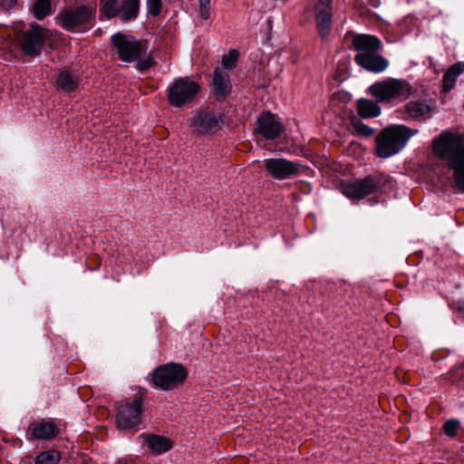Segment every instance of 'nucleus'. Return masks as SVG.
Segmentation results:
<instances>
[{"mask_svg":"<svg viewBox=\"0 0 464 464\" xmlns=\"http://www.w3.org/2000/svg\"><path fill=\"white\" fill-rule=\"evenodd\" d=\"M432 150L443 165L452 171L455 187L464 193V140L459 134L442 131L432 142Z\"/></svg>","mask_w":464,"mask_h":464,"instance_id":"obj_1","label":"nucleus"},{"mask_svg":"<svg viewBox=\"0 0 464 464\" xmlns=\"http://www.w3.org/2000/svg\"><path fill=\"white\" fill-rule=\"evenodd\" d=\"M112 49L118 58L125 63H137L140 71H146L155 65L152 53H148V42L137 39L130 34L117 32L111 36Z\"/></svg>","mask_w":464,"mask_h":464,"instance_id":"obj_2","label":"nucleus"},{"mask_svg":"<svg viewBox=\"0 0 464 464\" xmlns=\"http://www.w3.org/2000/svg\"><path fill=\"white\" fill-rule=\"evenodd\" d=\"M411 84L405 79L387 78L374 82L368 88L377 102L395 106L403 102L412 92Z\"/></svg>","mask_w":464,"mask_h":464,"instance_id":"obj_3","label":"nucleus"},{"mask_svg":"<svg viewBox=\"0 0 464 464\" xmlns=\"http://www.w3.org/2000/svg\"><path fill=\"white\" fill-rule=\"evenodd\" d=\"M416 132L403 125L385 128L375 139L377 156L386 159L399 153Z\"/></svg>","mask_w":464,"mask_h":464,"instance_id":"obj_4","label":"nucleus"},{"mask_svg":"<svg viewBox=\"0 0 464 464\" xmlns=\"http://www.w3.org/2000/svg\"><path fill=\"white\" fill-rule=\"evenodd\" d=\"M167 91L169 103L179 108L194 101L200 91V87L195 81L188 77H182L176 79L168 87Z\"/></svg>","mask_w":464,"mask_h":464,"instance_id":"obj_5","label":"nucleus"},{"mask_svg":"<svg viewBox=\"0 0 464 464\" xmlns=\"http://www.w3.org/2000/svg\"><path fill=\"white\" fill-rule=\"evenodd\" d=\"M186 369L178 363H167L155 369L152 380L156 386L169 390L183 382L187 377Z\"/></svg>","mask_w":464,"mask_h":464,"instance_id":"obj_6","label":"nucleus"},{"mask_svg":"<svg viewBox=\"0 0 464 464\" xmlns=\"http://www.w3.org/2000/svg\"><path fill=\"white\" fill-rule=\"evenodd\" d=\"M27 56H36L41 53L44 44L53 48V43L48 42L44 31H19L12 39Z\"/></svg>","mask_w":464,"mask_h":464,"instance_id":"obj_7","label":"nucleus"},{"mask_svg":"<svg viewBox=\"0 0 464 464\" xmlns=\"http://www.w3.org/2000/svg\"><path fill=\"white\" fill-rule=\"evenodd\" d=\"M141 411V401L140 399L120 403L115 414L117 428L121 430L135 429L140 423Z\"/></svg>","mask_w":464,"mask_h":464,"instance_id":"obj_8","label":"nucleus"},{"mask_svg":"<svg viewBox=\"0 0 464 464\" xmlns=\"http://www.w3.org/2000/svg\"><path fill=\"white\" fill-rule=\"evenodd\" d=\"M267 173L277 180H285L297 177L304 169L298 161L288 160L285 158H269L264 160Z\"/></svg>","mask_w":464,"mask_h":464,"instance_id":"obj_9","label":"nucleus"},{"mask_svg":"<svg viewBox=\"0 0 464 464\" xmlns=\"http://www.w3.org/2000/svg\"><path fill=\"white\" fill-rule=\"evenodd\" d=\"M222 119L219 114L206 111L192 112L189 117V127L198 134L215 133L221 126Z\"/></svg>","mask_w":464,"mask_h":464,"instance_id":"obj_10","label":"nucleus"},{"mask_svg":"<svg viewBox=\"0 0 464 464\" xmlns=\"http://www.w3.org/2000/svg\"><path fill=\"white\" fill-rule=\"evenodd\" d=\"M284 130L285 128L280 119L271 112H264L257 119L256 130L266 140L277 138Z\"/></svg>","mask_w":464,"mask_h":464,"instance_id":"obj_11","label":"nucleus"},{"mask_svg":"<svg viewBox=\"0 0 464 464\" xmlns=\"http://www.w3.org/2000/svg\"><path fill=\"white\" fill-rule=\"evenodd\" d=\"M93 7L80 6L63 11L60 14L61 24L64 27H75L87 24L94 17Z\"/></svg>","mask_w":464,"mask_h":464,"instance_id":"obj_12","label":"nucleus"},{"mask_svg":"<svg viewBox=\"0 0 464 464\" xmlns=\"http://www.w3.org/2000/svg\"><path fill=\"white\" fill-rule=\"evenodd\" d=\"M376 188L377 185L375 180L368 177L343 187V193L345 197L352 199H362L373 193Z\"/></svg>","mask_w":464,"mask_h":464,"instance_id":"obj_13","label":"nucleus"},{"mask_svg":"<svg viewBox=\"0 0 464 464\" xmlns=\"http://www.w3.org/2000/svg\"><path fill=\"white\" fill-rule=\"evenodd\" d=\"M354 60L361 67L375 73L385 71L389 66V61L385 57L378 54L377 52L372 53H357Z\"/></svg>","mask_w":464,"mask_h":464,"instance_id":"obj_14","label":"nucleus"},{"mask_svg":"<svg viewBox=\"0 0 464 464\" xmlns=\"http://www.w3.org/2000/svg\"><path fill=\"white\" fill-rule=\"evenodd\" d=\"M59 434V429L51 421H38L32 423L27 430V438L30 440H50Z\"/></svg>","mask_w":464,"mask_h":464,"instance_id":"obj_15","label":"nucleus"},{"mask_svg":"<svg viewBox=\"0 0 464 464\" xmlns=\"http://www.w3.org/2000/svg\"><path fill=\"white\" fill-rule=\"evenodd\" d=\"M353 44L359 52L358 53H372L378 52L382 48V43L379 38L365 34H355L353 39Z\"/></svg>","mask_w":464,"mask_h":464,"instance_id":"obj_16","label":"nucleus"},{"mask_svg":"<svg viewBox=\"0 0 464 464\" xmlns=\"http://www.w3.org/2000/svg\"><path fill=\"white\" fill-rule=\"evenodd\" d=\"M140 438L154 455L163 454L172 448L171 440L160 435L141 434Z\"/></svg>","mask_w":464,"mask_h":464,"instance_id":"obj_17","label":"nucleus"},{"mask_svg":"<svg viewBox=\"0 0 464 464\" xmlns=\"http://www.w3.org/2000/svg\"><path fill=\"white\" fill-rule=\"evenodd\" d=\"M213 88L216 95L227 96L231 89L230 79L227 72L221 68H216L213 75Z\"/></svg>","mask_w":464,"mask_h":464,"instance_id":"obj_18","label":"nucleus"},{"mask_svg":"<svg viewBox=\"0 0 464 464\" xmlns=\"http://www.w3.org/2000/svg\"><path fill=\"white\" fill-rule=\"evenodd\" d=\"M334 0H319L315 5V19L322 29L331 25L332 5Z\"/></svg>","mask_w":464,"mask_h":464,"instance_id":"obj_19","label":"nucleus"},{"mask_svg":"<svg viewBox=\"0 0 464 464\" xmlns=\"http://www.w3.org/2000/svg\"><path fill=\"white\" fill-rule=\"evenodd\" d=\"M79 82L80 80L77 75L70 71L64 70L60 72L57 75L55 86L57 90L69 93L78 88Z\"/></svg>","mask_w":464,"mask_h":464,"instance_id":"obj_20","label":"nucleus"},{"mask_svg":"<svg viewBox=\"0 0 464 464\" xmlns=\"http://www.w3.org/2000/svg\"><path fill=\"white\" fill-rule=\"evenodd\" d=\"M464 72V62H459L450 67L443 75V90L450 91L458 77Z\"/></svg>","mask_w":464,"mask_h":464,"instance_id":"obj_21","label":"nucleus"},{"mask_svg":"<svg viewBox=\"0 0 464 464\" xmlns=\"http://www.w3.org/2000/svg\"><path fill=\"white\" fill-rule=\"evenodd\" d=\"M358 113L362 118L377 117L381 114V107L377 102L360 99L357 102Z\"/></svg>","mask_w":464,"mask_h":464,"instance_id":"obj_22","label":"nucleus"},{"mask_svg":"<svg viewBox=\"0 0 464 464\" xmlns=\"http://www.w3.org/2000/svg\"><path fill=\"white\" fill-rule=\"evenodd\" d=\"M406 111L410 117L413 119H420L430 113V107L425 102H411L406 105Z\"/></svg>","mask_w":464,"mask_h":464,"instance_id":"obj_23","label":"nucleus"},{"mask_svg":"<svg viewBox=\"0 0 464 464\" xmlns=\"http://www.w3.org/2000/svg\"><path fill=\"white\" fill-rule=\"evenodd\" d=\"M139 0H124L121 6V18L123 21L134 19L139 12Z\"/></svg>","mask_w":464,"mask_h":464,"instance_id":"obj_24","label":"nucleus"},{"mask_svg":"<svg viewBox=\"0 0 464 464\" xmlns=\"http://www.w3.org/2000/svg\"><path fill=\"white\" fill-rule=\"evenodd\" d=\"M61 458V453L58 450H45L36 455L34 464H58Z\"/></svg>","mask_w":464,"mask_h":464,"instance_id":"obj_25","label":"nucleus"},{"mask_svg":"<svg viewBox=\"0 0 464 464\" xmlns=\"http://www.w3.org/2000/svg\"><path fill=\"white\" fill-rule=\"evenodd\" d=\"M53 0H36L32 8V13L34 17L41 20L46 15L52 13V3Z\"/></svg>","mask_w":464,"mask_h":464,"instance_id":"obj_26","label":"nucleus"},{"mask_svg":"<svg viewBox=\"0 0 464 464\" xmlns=\"http://www.w3.org/2000/svg\"><path fill=\"white\" fill-rule=\"evenodd\" d=\"M101 15L110 19L117 14L121 15V6L117 0H103L102 1Z\"/></svg>","mask_w":464,"mask_h":464,"instance_id":"obj_27","label":"nucleus"},{"mask_svg":"<svg viewBox=\"0 0 464 464\" xmlns=\"http://www.w3.org/2000/svg\"><path fill=\"white\" fill-rule=\"evenodd\" d=\"M239 53L236 49H231L221 59V65L226 70H231L236 67Z\"/></svg>","mask_w":464,"mask_h":464,"instance_id":"obj_28","label":"nucleus"},{"mask_svg":"<svg viewBox=\"0 0 464 464\" xmlns=\"http://www.w3.org/2000/svg\"><path fill=\"white\" fill-rule=\"evenodd\" d=\"M161 7V0H147V10L150 14L153 16L160 14Z\"/></svg>","mask_w":464,"mask_h":464,"instance_id":"obj_29","label":"nucleus"},{"mask_svg":"<svg viewBox=\"0 0 464 464\" xmlns=\"http://www.w3.org/2000/svg\"><path fill=\"white\" fill-rule=\"evenodd\" d=\"M355 132L363 137H370L373 134L374 130L362 122L354 124Z\"/></svg>","mask_w":464,"mask_h":464,"instance_id":"obj_30","label":"nucleus"},{"mask_svg":"<svg viewBox=\"0 0 464 464\" xmlns=\"http://www.w3.org/2000/svg\"><path fill=\"white\" fill-rule=\"evenodd\" d=\"M459 421L457 420H450L444 424V431L449 436H454L459 428Z\"/></svg>","mask_w":464,"mask_h":464,"instance_id":"obj_31","label":"nucleus"},{"mask_svg":"<svg viewBox=\"0 0 464 464\" xmlns=\"http://www.w3.org/2000/svg\"><path fill=\"white\" fill-rule=\"evenodd\" d=\"M199 3L201 17L204 19H208L209 17L210 0H199Z\"/></svg>","mask_w":464,"mask_h":464,"instance_id":"obj_32","label":"nucleus"},{"mask_svg":"<svg viewBox=\"0 0 464 464\" xmlns=\"http://www.w3.org/2000/svg\"><path fill=\"white\" fill-rule=\"evenodd\" d=\"M16 0H0V6L5 10L11 9L14 6Z\"/></svg>","mask_w":464,"mask_h":464,"instance_id":"obj_33","label":"nucleus"},{"mask_svg":"<svg viewBox=\"0 0 464 464\" xmlns=\"http://www.w3.org/2000/svg\"><path fill=\"white\" fill-rule=\"evenodd\" d=\"M457 309L464 313V301H459L457 304Z\"/></svg>","mask_w":464,"mask_h":464,"instance_id":"obj_34","label":"nucleus"},{"mask_svg":"<svg viewBox=\"0 0 464 464\" xmlns=\"http://www.w3.org/2000/svg\"><path fill=\"white\" fill-rule=\"evenodd\" d=\"M326 37V32H324V34H322V38L324 39Z\"/></svg>","mask_w":464,"mask_h":464,"instance_id":"obj_35","label":"nucleus"}]
</instances>
